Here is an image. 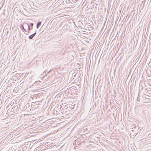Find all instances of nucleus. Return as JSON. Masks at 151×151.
Wrapping results in <instances>:
<instances>
[{"label":"nucleus","mask_w":151,"mask_h":151,"mask_svg":"<svg viewBox=\"0 0 151 151\" xmlns=\"http://www.w3.org/2000/svg\"><path fill=\"white\" fill-rule=\"evenodd\" d=\"M24 26V27L26 29H27L28 26H29V25L27 23H24L23 24Z\"/></svg>","instance_id":"6"},{"label":"nucleus","mask_w":151,"mask_h":151,"mask_svg":"<svg viewBox=\"0 0 151 151\" xmlns=\"http://www.w3.org/2000/svg\"><path fill=\"white\" fill-rule=\"evenodd\" d=\"M35 150H37V149H35Z\"/></svg>","instance_id":"16"},{"label":"nucleus","mask_w":151,"mask_h":151,"mask_svg":"<svg viewBox=\"0 0 151 151\" xmlns=\"http://www.w3.org/2000/svg\"><path fill=\"white\" fill-rule=\"evenodd\" d=\"M51 71V70H50V71H49L48 72H47V74H48L50 72V71Z\"/></svg>","instance_id":"13"},{"label":"nucleus","mask_w":151,"mask_h":151,"mask_svg":"<svg viewBox=\"0 0 151 151\" xmlns=\"http://www.w3.org/2000/svg\"><path fill=\"white\" fill-rule=\"evenodd\" d=\"M41 22H38V23L37 24V26H36V27L37 29H38L40 27V25H41Z\"/></svg>","instance_id":"4"},{"label":"nucleus","mask_w":151,"mask_h":151,"mask_svg":"<svg viewBox=\"0 0 151 151\" xmlns=\"http://www.w3.org/2000/svg\"><path fill=\"white\" fill-rule=\"evenodd\" d=\"M36 33V32L35 33H33V34L29 36L28 38L30 39H32L35 35Z\"/></svg>","instance_id":"2"},{"label":"nucleus","mask_w":151,"mask_h":151,"mask_svg":"<svg viewBox=\"0 0 151 151\" xmlns=\"http://www.w3.org/2000/svg\"><path fill=\"white\" fill-rule=\"evenodd\" d=\"M142 78L143 77V75H142Z\"/></svg>","instance_id":"17"},{"label":"nucleus","mask_w":151,"mask_h":151,"mask_svg":"<svg viewBox=\"0 0 151 151\" xmlns=\"http://www.w3.org/2000/svg\"><path fill=\"white\" fill-rule=\"evenodd\" d=\"M140 83H139V88H140Z\"/></svg>","instance_id":"15"},{"label":"nucleus","mask_w":151,"mask_h":151,"mask_svg":"<svg viewBox=\"0 0 151 151\" xmlns=\"http://www.w3.org/2000/svg\"><path fill=\"white\" fill-rule=\"evenodd\" d=\"M33 25H34V24L33 23H30V27L31 28V29H32Z\"/></svg>","instance_id":"9"},{"label":"nucleus","mask_w":151,"mask_h":151,"mask_svg":"<svg viewBox=\"0 0 151 151\" xmlns=\"http://www.w3.org/2000/svg\"><path fill=\"white\" fill-rule=\"evenodd\" d=\"M27 29V32L28 33H29V31H30V30L31 29V28L30 27V26L29 25V26H28Z\"/></svg>","instance_id":"8"},{"label":"nucleus","mask_w":151,"mask_h":151,"mask_svg":"<svg viewBox=\"0 0 151 151\" xmlns=\"http://www.w3.org/2000/svg\"><path fill=\"white\" fill-rule=\"evenodd\" d=\"M20 27L21 29L22 30H23L24 31H25V32H27V31H26V30L24 28V26L23 24H21Z\"/></svg>","instance_id":"3"},{"label":"nucleus","mask_w":151,"mask_h":151,"mask_svg":"<svg viewBox=\"0 0 151 151\" xmlns=\"http://www.w3.org/2000/svg\"><path fill=\"white\" fill-rule=\"evenodd\" d=\"M143 93L144 94L142 96V99L145 98L149 99L150 96H148L147 94H145V93L144 92Z\"/></svg>","instance_id":"1"},{"label":"nucleus","mask_w":151,"mask_h":151,"mask_svg":"<svg viewBox=\"0 0 151 151\" xmlns=\"http://www.w3.org/2000/svg\"><path fill=\"white\" fill-rule=\"evenodd\" d=\"M140 93H141V91H140V90H139V96H138V98H137V100H138V101H139V100H138V99H139V100L140 99V98L139 97V96H139V94H140Z\"/></svg>","instance_id":"10"},{"label":"nucleus","mask_w":151,"mask_h":151,"mask_svg":"<svg viewBox=\"0 0 151 151\" xmlns=\"http://www.w3.org/2000/svg\"><path fill=\"white\" fill-rule=\"evenodd\" d=\"M131 150H129V151H134V150L132 148V147H133V149H134V147H133V146H131Z\"/></svg>","instance_id":"11"},{"label":"nucleus","mask_w":151,"mask_h":151,"mask_svg":"<svg viewBox=\"0 0 151 151\" xmlns=\"http://www.w3.org/2000/svg\"><path fill=\"white\" fill-rule=\"evenodd\" d=\"M141 29H140V26H139V28L137 29V32H139V33L138 34V35H139V34L140 35H141Z\"/></svg>","instance_id":"7"},{"label":"nucleus","mask_w":151,"mask_h":151,"mask_svg":"<svg viewBox=\"0 0 151 151\" xmlns=\"http://www.w3.org/2000/svg\"><path fill=\"white\" fill-rule=\"evenodd\" d=\"M140 69V70H142V68H140V67L139 68V69Z\"/></svg>","instance_id":"14"},{"label":"nucleus","mask_w":151,"mask_h":151,"mask_svg":"<svg viewBox=\"0 0 151 151\" xmlns=\"http://www.w3.org/2000/svg\"><path fill=\"white\" fill-rule=\"evenodd\" d=\"M66 3H69L70 2V0H66Z\"/></svg>","instance_id":"12"},{"label":"nucleus","mask_w":151,"mask_h":151,"mask_svg":"<svg viewBox=\"0 0 151 151\" xmlns=\"http://www.w3.org/2000/svg\"><path fill=\"white\" fill-rule=\"evenodd\" d=\"M57 43L58 44H60V41H58V42H54V44L53 45V46L55 45L56 46H58V45L57 44Z\"/></svg>","instance_id":"5"}]
</instances>
